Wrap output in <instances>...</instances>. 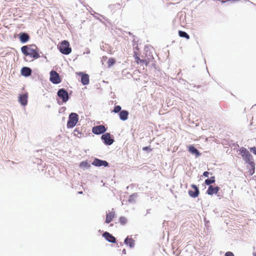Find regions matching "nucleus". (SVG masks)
<instances>
[{
  "label": "nucleus",
  "instance_id": "34",
  "mask_svg": "<svg viewBox=\"0 0 256 256\" xmlns=\"http://www.w3.org/2000/svg\"><path fill=\"white\" fill-rule=\"evenodd\" d=\"M209 175V172H204L203 173V176L205 177H208Z\"/></svg>",
  "mask_w": 256,
  "mask_h": 256
},
{
  "label": "nucleus",
  "instance_id": "5",
  "mask_svg": "<svg viewBox=\"0 0 256 256\" xmlns=\"http://www.w3.org/2000/svg\"><path fill=\"white\" fill-rule=\"evenodd\" d=\"M50 81L54 84H58L62 82L58 74L54 70H52L50 72Z\"/></svg>",
  "mask_w": 256,
  "mask_h": 256
},
{
  "label": "nucleus",
  "instance_id": "19",
  "mask_svg": "<svg viewBox=\"0 0 256 256\" xmlns=\"http://www.w3.org/2000/svg\"><path fill=\"white\" fill-rule=\"evenodd\" d=\"M124 243L127 246H129L130 248H132L134 246V240L131 238L127 237L124 240Z\"/></svg>",
  "mask_w": 256,
  "mask_h": 256
},
{
  "label": "nucleus",
  "instance_id": "11",
  "mask_svg": "<svg viewBox=\"0 0 256 256\" xmlns=\"http://www.w3.org/2000/svg\"><path fill=\"white\" fill-rule=\"evenodd\" d=\"M18 37L21 42L24 44L28 42L30 39V36L26 32H20L18 34Z\"/></svg>",
  "mask_w": 256,
  "mask_h": 256
},
{
  "label": "nucleus",
  "instance_id": "23",
  "mask_svg": "<svg viewBox=\"0 0 256 256\" xmlns=\"http://www.w3.org/2000/svg\"><path fill=\"white\" fill-rule=\"evenodd\" d=\"M178 35L180 37L184 38L187 40L190 39V38L189 35L186 32L182 30L178 31Z\"/></svg>",
  "mask_w": 256,
  "mask_h": 256
},
{
  "label": "nucleus",
  "instance_id": "7",
  "mask_svg": "<svg viewBox=\"0 0 256 256\" xmlns=\"http://www.w3.org/2000/svg\"><path fill=\"white\" fill-rule=\"evenodd\" d=\"M106 128L103 125H99L94 126L92 128V132L95 134H100L105 132Z\"/></svg>",
  "mask_w": 256,
  "mask_h": 256
},
{
  "label": "nucleus",
  "instance_id": "1",
  "mask_svg": "<svg viewBox=\"0 0 256 256\" xmlns=\"http://www.w3.org/2000/svg\"><path fill=\"white\" fill-rule=\"evenodd\" d=\"M21 51L26 62L33 61L40 57L38 48L34 45L24 46L22 47Z\"/></svg>",
  "mask_w": 256,
  "mask_h": 256
},
{
  "label": "nucleus",
  "instance_id": "30",
  "mask_svg": "<svg viewBox=\"0 0 256 256\" xmlns=\"http://www.w3.org/2000/svg\"><path fill=\"white\" fill-rule=\"evenodd\" d=\"M225 256H234V254L231 252H228L226 253Z\"/></svg>",
  "mask_w": 256,
  "mask_h": 256
},
{
  "label": "nucleus",
  "instance_id": "17",
  "mask_svg": "<svg viewBox=\"0 0 256 256\" xmlns=\"http://www.w3.org/2000/svg\"><path fill=\"white\" fill-rule=\"evenodd\" d=\"M115 216V212L112 210L111 212H110L106 214V222L107 224L110 223L114 218Z\"/></svg>",
  "mask_w": 256,
  "mask_h": 256
},
{
  "label": "nucleus",
  "instance_id": "31",
  "mask_svg": "<svg viewBox=\"0 0 256 256\" xmlns=\"http://www.w3.org/2000/svg\"><path fill=\"white\" fill-rule=\"evenodd\" d=\"M142 150H144L146 151V150H150L151 151L152 150L148 146H145L142 148Z\"/></svg>",
  "mask_w": 256,
  "mask_h": 256
},
{
  "label": "nucleus",
  "instance_id": "26",
  "mask_svg": "<svg viewBox=\"0 0 256 256\" xmlns=\"http://www.w3.org/2000/svg\"><path fill=\"white\" fill-rule=\"evenodd\" d=\"M119 222L121 224L124 225L127 223L128 220L126 217L120 216L119 218Z\"/></svg>",
  "mask_w": 256,
  "mask_h": 256
},
{
  "label": "nucleus",
  "instance_id": "32",
  "mask_svg": "<svg viewBox=\"0 0 256 256\" xmlns=\"http://www.w3.org/2000/svg\"><path fill=\"white\" fill-rule=\"evenodd\" d=\"M247 167V168L248 170V173H249V174L250 175V170L252 169V168L251 167V166L250 164H248V165L246 166Z\"/></svg>",
  "mask_w": 256,
  "mask_h": 256
},
{
  "label": "nucleus",
  "instance_id": "33",
  "mask_svg": "<svg viewBox=\"0 0 256 256\" xmlns=\"http://www.w3.org/2000/svg\"><path fill=\"white\" fill-rule=\"evenodd\" d=\"M236 0H226V1H223L222 0V2H230L231 4L236 2Z\"/></svg>",
  "mask_w": 256,
  "mask_h": 256
},
{
  "label": "nucleus",
  "instance_id": "25",
  "mask_svg": "<svg viewBox=\"0 0 256 256\" xmlns=\"http://www.w3.org/2000/svg\"><path fill=\"white\" fill-rule=\"evenodd\" d=\"M116 63V60L112 58H110L108 60L107 64L109 68L112 66Z\"/></svg>",
  "mask_w": 256,
  "mask_h": 256
},
{
  "label": "nucleus",
  "instance_id": "21",
  "mask_svg": "<svg viewBox=\"0 0 256 256\" xmlns=\"http://www.w3.org/2000/svg\"><path fill=\"white\" fill-rule=\"evenodd\" d=\"M188 151L192 154H195L196 156H200V153L198 150L193 146H190L188 147Z\"/></svg>",
  "mask_w": 256,
  "mask_h": 256
},
{
  "label": "nucleus",
  "instance_id": "3",
  "mask_svg": "<svg viewBox=\"0 0 256 256\" xmlns=\"http://www.w3.org/2000/svg\"><path fill=\"white\" fill-rule=\"evenodd\" d=\"M58 50L61 53L68 55L72 52V48L70 46L68 41L64 40L62 41L58 46Z\"/></svg>",
  "mask_w": 256,
  "mask_h": 256
},
{
  "label": "nucleus",
  "instance_id": "16",
  "mask_svg": "<svg viewBox=\"0 0 256 256\" xmlns=\"http://www.w3.org/2000/svg\"><path fill=\"white\" fill-rule=\"evenodd\" d=\"M219 190V187H214L210 185L208 186L206 193L209 195H212L214 194H216Z\"/></svg>",
  "mask_w": 256,
  "mask_h": 256
},
{
  "label": "nucleus",
  "instance_id": "18",
  "mask_svg": "<svg viewBox=\"0 0 256 256\" xmlns=\"http://www.w3.org/2000/svg\"><path fill=\"white\" fill-rule=\"evenodd\" d=\"M102 236L109 242L114 243L116 241V238L108 232H105Z\"/></svg>",
  "mask_w": 256,
  "mask_h": 256
},
{
  "label": "nucleus",
  "instance_id": "12",
  "mask_svg": "<svg viewBox=\"0 0 256 256\" xmlns=\"http://www.w3.org/2000/svg\"><path fill=\"white\" fill-rule=\"evenodd\" d=\"M92 164L96 166H108V164L105 160H102L98 158H95Z\"/></svg>",
  "mask_w": 256,
  "mask_h": 256
},
{
  "label": "nucleus",
  "instance_id": "2",
  "mask_svg": "<svg viewBox=\"0 0 256 256\" xmlns=\"http://www.w3.org/2000/svg\"><path fill=\"white\" fill-rule=\"evenodd\" d=\"M240 152L245 162L250 164L252 169L250 171V175L252 176L255 171V164L252 155L244 147L240 149Z\"/></svg>",
  "mask_w": 256,
  "mask_h": 256
},
{
  "label": "nucleus",
  "instance_id": "10",
  "mask_svg": "<svg viewBox=\"0 0 256 256\" xmlns=\"http://www.w3.org/2000/svg\"><path fill=\"white\" fill-rule=\"evenodd\" d=\"M101 138L104 141V143L107 145H111L114 142L109 133L103 134Z\"/></svg>",
  "mask_w": 256,
  "mask_h": 256
},
{
  "label": "nucleus",
  "instance_id": "13",
  "mask_svg": "<svg viewBox=\"0 0 256 256\" xmlns=\"http://www.w3.org/2000/svg\"><path fill=\"white\" fill-rule=\"evenodd\" d=\"M191 187L194 190V191L189 190L188 194L192 198H196L200 194L198 188L194 184H192Z\"/></svg>",
  "mask_w": 256,
  "mask_h": 256
},
{
  "label": "nucleus",
  "instance_id": "6",
  "mask_svg": "<svg viewBox=\"0 0 256 256\" xmlns=\"http://www.w3.org/2000/svg\"><path fill=\"white\" fill-rule=\"evenodd\" d=\"M134 57L135 60V62L137 64H145L147 66L150 62V58L148 59H140L139 57V54L136 52H134Z\"/></svg>",
  "mask_w": 256,
  "mask_h": 256
},
{
  "label": "nucleus",
  "instance_id": "24",
  "mask_svg": "<svg viewBox=\"0 0 256 256\" xmlns=\"http://www.w3.org/2000/svg\"><path fill=\"white\" fill-rule=\"evenodd\" d=\"M215 182V177L214 176H212L209 179H206L205 180V184L206 185H210L212 184H213Z\"/></svg>",
  "mask_w": 256,
  "mask_h": 256
},
{
  "label": "nucleus",
  "instance_id": "29",
  "mask_svg": "<svg viewBox=\"0 0 256 256\" xmlns=\"http://www.w3.org/2000/svg\"><path fill=\"white\" fill-rule=\"evenodd\" d=\"M250 150L256 155V148L255 146L250 148Z\"/></svg>",
  "mask_w": 256,
  "mask_h": 256
},
{
  "label": "nucleus",
  "instance_id": "20",
  "mask_svg": "<svg viewBox=\"0 0 256 256\" xmlns=\"http://www.w3.org/2000/svg\"><path fill=\"white\" fill-rule=\"evenodd\" d=\"M128 113L126 110H122L119 114L120 118L122 120H126L128 119Z\"/></svg>",
  "mask_w": 256,
  "mask_h": 256
},
{
  "label": "nucleus",
  "instance_id": "9",
  "mask_svg": "<svg viewBox=\"0 0 256 256\" xmlns=\"http://www.w3.org/2000/svg\"><path fill=\"white\" fill-rule=\"evenodd\" d=\"M18 102L23 106H26L28 104V93L26 92L22 94H20L18 97Z\"/></svg>",
  "mask_w": 256,
  "mask_h": 256
},
{
  "label": "nucleus",
  "instance_id": "28",
  "mask_svg": "<svg viewBox=\"0 0 256 256\" xmlns=\"http://www.w3.org/2000/svg\"><path fill=\"white\" fill-rule=\"evenodd\" d=\"M121 107L120 106H116L114 108V110H112V112H114L115 113H117L119 112L121 110Z\"/></svg>",
  "mask_w": 256,
  "mask_h": 256
},
{
  "label": "nucleus",
  "instance_id": "22",
  "mask_svg": "<svg viewBox=\"0 0 256 256\" xmlns=\"http://www.w3.org/2000/svg\"><path fill=\"white\" fill-rule=\"evenodd\" d=\"M74 135L80 138L84 136V134L80 130L79 128H77L74 130Z\"/></svg>",
  "mask_w": 256,
  "mask_h": 256
},
{
  "label": "nucleus",
  "instance_id": "15",
  "mask_svg": "<svg viewBox=\"0 0 256 256\" xmlns=\"http://www.w3.org/2000/svg\"><path fill=\"white\" fill-rule=\"evenodd\" d=\"M78 75L81 76V82L84 85H87L89 84V76L80 72Z\"/></svg>",
  "mask_w": 256,
  "mask_h": 256
},
{
  "label": "nucleus",
  "instance_id": "4",
  "mask_svg": "<svg viewBox=\"0 0 256 256\" xmlns=\"http://www.w3.org/2000/svg\"><path fill=\"white\" fill-rule=\"evenodd\" d=\"M78 120V116L77 114L72 112L69 115L68 120L67 122L68 128H72L77 124Z\"/></svg>",
  "mask_w": 256,
  "mask_h": 256
},
{
  "label": "nucleus",
  "instance_id": "14",
  "mask_svg": "<svg viewBox=\"0 0 256 256\" xmlns=\"http://www.w3.org/2000/svg\"><path fill=\"white\" fill-rule=\"evenodd\" d=\"M32 70L30 68L26 66L23 67L20 70L21 74L25 77L30 76L32 74Z\"/></svg>",
  "mask_w": 256,
  "mask_h": 256
},
{
  "label": "nucleus",
  "instance_id": "27",
  "mask_svg": "<svg viewBox=\"0 0 256 256\" xmlns=\"http://www.w3.org/2000/svg\"><path fill=\"white\" fill-rule=\"evenodd\" d=\"M90 165L86 161H83L81 162L80 164V167L83 168H90Z\"/></svg>",
  "mask_w": 256,
  "mask_h": 256
},
{
  "label": "nucleus",
  "instance_id": "8",
  "mask_svg": "<svg viewBox=\"0 0 256 256\" xmlns=\"http://www.w3.org/2000/svg\"><path fill=\"white\" fill-rule=\"evenodd\" d=\"M58 96L64 102H67L69 98L68 92L64 88H61L58 91Z\"/></svg>",
  "mask_w": 256,
  "mask_h": 256
}]
</instances>
